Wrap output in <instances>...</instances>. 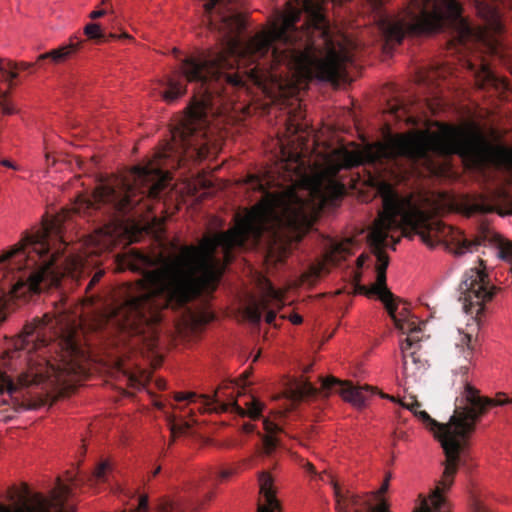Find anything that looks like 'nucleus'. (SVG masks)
<instances>
[{
  "mask_svg": "<svg viewBox=\"0 0 512 512\" xmlns=\"http://www.w3.org/2000/svg\"><path fill=\"white\" fill-rule=\"evenodd\" d=\"M316 204L295 190L264 191L262 199L236 225L225 232L203 236L198 246L184 245L164 269L147 272L139 285L143 292L132 294L130 281V352L142 339L148 350L157 345L161 311L180 308L202 294L213 293L234 251L274 246L300 240L312 227Z\"/></svg>",
  "mask_w": 512,
  "mask_h": 512,
  "instance_id": "obj_1",
  "label": "nucleus"
},
{
  "mask_svg": "<svg viewBox=\"0 0 512 512\" xmlns=\"http://www.w3.org/2000/svg\"><path fill=\"white\" fill-rule=\"evenodd\" d=\"M54 229L55 224L47 222L35 232H25L18 244L0 255V323L10 301L62 288L66 281L78 283L84 275L79 255L52 250L49 237ZM13 345L26 371L17 383L0 371V394L13 397L20 389L34 385H67L85 375V348L79 342L75 322L64 311L46 313L27 323Z\"/></svg>",
  "mask_w": 512,
  "mask_h": 512,
  "instance_id": "obj_2",
  "label": "nucleus"
},
{
  "mask_svg": "<svg viewBox=\"0 0 512 512\" xmlns=\"http://www.w3.org/2000/svg\"><path fill=\"white\" fill-rule=\"evenodd\" d=\"M500 5L512 8V0H477L476 10L483 25L475 29L462 16L457 0H409L397 16H385L379 21L388 45L400 44L406 35L420 36L450 28L455 44L468 48L475 42L483 43L492 54L501 53L496 38L503 31Z\"/></svg>",
  "mask_w": 512,
  "mask_h": 512,
  "instance_id": "obj_3",
  "label": "nucleus"
},
{
  "mask_svg": "<svg viewBox=\"0 0 512 512\" xmlns=\"http://www.w3.org/2000/svg\"><path fill=\"white\" fill-rule=\"evenodd\" d=\"M489 149L486 137L478 128L441 125L436 132L418 130L396 135L385 144H380L377 157H403L413 166L434 172L437 168L435 157L457 154L473 165H480L485 161Z\"/></svg>",
  "mask_w": 512,
  "mask_h": 512,
  "instance_id": "obj_4",
  "label": "nucleus"
},
{
  "mask_svg": "<svg viewBox=\"0 0 512 512\" xmlns=\"http://www.w3.org/2000/svg\"><path fill=\"white\" fill-rule=\"evenodd\" d=\"M512 403V399L499 393L495 399L481 397L479 391L466 383L460 397L456 398L455 409L448 423H439L426 411L420 410L415 416L431 431L440 441L444 450V471L435 489L440 490V495L451 488L454 477L461 463V457L468 447V440L475 430L477 421L490 406H502Z\"/></svg>",
  "mask_w": 512,
  "mask_h": 512,
  "instance_id": "obj_5",
  "label": "nucleus"
},
{
  "mask_svg": "<svg viewBox=\"0 0 512 512\" xmlns=\"http://www.w3.org/2000/svg\"><path fill=\"white\" fill-rule=\"evenodd\" d=\"M128 186L119 180L100 183L92 196L78 204L79 213H95V221L103 224L97 241L105 247L128 243Z\"/></svg>",
  "mask_w": 512,
  "mask_h": 512,
  "instance_id": "obj_6",
  "label": "nucleus"
},
{
  "mask_svg": "<svg viewBox=\"0 0 512 512\" xmlns=\"http://www.w3.org/2000/svg\"><path fill=\"white\" fill-rule=\"evenodd\" d=\"M284 6V10H275L271 27H297L303 12L306 22L302 27H331L324 0H287ZM203 8L210 27H246L237 0H205Z\"/></svg>",
  "mask_w": 512,
  "mask_h": 512,
  "instance_id": "obj_7",
  "label": "nucleus"
},
{
  "mask_svg": "<svg viewBox=\"0 0 512 512\" xmlns=\"http://www.w3.org/2000/svg\"><path fill=\"white\" fill-rule=\"evenodd\" d=\"M459 300L462 302L463 310L472 316L473 323L467 324L469 331L459 330V340L456 342L464 359L470 360L473 356L476 340H473V331L479 328L480 315L484 311L485 303L492 300L497 288L490 285L488 275L479 268L467 270L459 284Z\"/></svg>",
  "mask_w": 512,
  "mask_h": 512,
  "instance_id": "obj_8",
  "label": "nucleus"
},
{
  "mask_svg": "<svg viewBox=\"0 0 512 512\" xmlns=\"http://www.w3.org/2000/svg\"><path fill=\"white\" fill-rule=\"evenodd\" d=\"M328 395L338 393L341 397L357 408L365 406L368 397L375 393L372 386H354L349 381H341L330 376L321 378V387L316 388L311 382L305 379L296 381L290 389V398L293 401H301L306 397L316 396L319 392Z\"/></svg>",
  "mask_w": 512,
  "mask_h": 512,
  "instance_id": "obj_9",
  "label": "nucleus"
},
{
  "mask_svg": "<svg viewBox=\"0 0 512 512\" xmlns=\"http://www.w3.org/2000/svg\"><path fill=\"white\" fill-rule=\"evenodd\" d=\"M226 396L227 394L223 389L215 391L213 395L178 392L175 394L174 400L178 403L188 401L189 403L199 404L198 410L202 412L221 413L231 410L242 417L248 416L251 419H258L261 416L263 405L253 396H250L249 401L244 403L245 407L238 403L232 393H230L227 400L224 399Z\"/></svg>",
  "mask_w": 512,
  "mask_h": 512,
  "instance_id": "obj_10",
  "label": "nucleus"
},
{
  "mask_svg": "<svg viewBox=\"0 0 512 512\" xmlns=\"http://www.w3.org/2000/svg\"><path fill=\"white\" fill-rule=\"evenodd\" d=\"M332 483L338 512H389L385 504L374 507L370 499L350 491L343 493L338 483ZM414 512H450V504L445 496L440 495L439 489H434L428 499H422Z\"/></svg>",
  "mask_w": 512,
  "mask_h": 512,
  "instance_id": "obj_11",
  "label": "nucleus"
},
{
  "mask_svg": "<svg viewBox=\"0 0 512 512\" xmlns=\"http://www.w3.org/2000/svg\"><path fill=\"white\" fill-rule=\"evenodd\" d=\"M283 306L280 293L269 283L265 293L258 300H251L244 308V316L252 323L259 324L262 313L266 312L265 321L273 324L277 311Z\"/></svg>",
  "mask_w": 512,
  "mask_h": 512,
  "instance_id": "obj_12",
  "label": "nucleus"
},
{
  "mask_svg": "<svg viewBox=\"0 0 512 512\" xmlns=\"http://www.w3.org/2000/svg\"><path fill=\"white\" fill-rule=\"evenodd\" d=\"M361 164L360 155L349 152L347 150L338 152L335 160H329L327 164V168L325 170V175L328 178V189L331 190L333 194H341L344 190V186L340 184L335 178L340 170L342 169H350L352 167H356Z\"/></svg>",
  "mask_w": 512,
  "mask_h": 512,
  "instance_id": "obj_13",
  "label": "nucleus"
},
{
  "mask_svg": "<svg viewBox=\"0 0 512 512\" xmlns=\"http://www.w3.org/2000/svg\"><path fill=\"white\" fill-rule=\"evenodd\" d=\"M403 334H407L405 340L401 343V353L403 358V370H407V351L417 346L421 338L418 334L421 332L420 324L415 319L408 318V311L401 316L399 321L394 324Z\"/></svg>",
  "mask_w": 512,
  "mask_h": 512,
  "instance_id": "obj_14",
  "label": "nucleus"
},
{
  "mask_svg": "<svg viewBox=\"0 0 512 512\" xmlns=\"http://www.w3.org/2000/svg\"><path fill=\"white\" fill-rule=\"evenodd\" d=\"M258 481L260 494L265 499V505L259 504L257 512H274L279 508V502L275 497V490L271 475L268 472L263 471L259 473Z\"/></svg>",
  "mask_w": 512,
  "mask_h": 512,
  "instance_id": "obj_15",
  "label": "nucleus"
},
{
  "mask_svg": "<svg viewBox=\"0 0 512 512\" xmlns=\"http://www.w3.org/2000/svg\"><path fill=\"white\" fill-rule=\"evenodd\" d=\"M469 69L474 73L476 85L480 89H485L490 86L495 88H499L500 85L504 88L507 86L504 81H501L495 75L489 65L483 61L479 65L469 62Z\"/></svg>",
  "mask_w": 512,
  "mask_h": 512,
  "instance_id": "obj_16",
  "label": "nucleus"
},
{
  "mask_svg": "<svg viewBox=\"0 0 512 512\" xmlns=\"http://www.w3.org/2000/svg\"><path fill=\"white\" fill-rule=\"evenodd\" d=\"M128 300H124L122 303H118L116 300H112L110 303H104L102 307V317L107 321L112 322L116 326H121L127 319Z\"/></svg>",
  "mask_w": 512,
  "mask_h": 512,
  "instance_id": "obj_17",
  "label": "nucleus"
},
{
  "mask_svg": "<svg viewBox=\"0 0 512 512\" xmlns=\"http://www.w3.org/2000/svg\"><path fill=\"white\" fill-rule=\"evenodd\" d=\"M202 502L197 499L187 500H165L159 505L160 512H196L201 506Z\"/></svg>",
  "mask_w": 512,
  "mask_h": 512,
  "instance_id": "obj_18",
  "label": "nucleus"
},
{
  "mask_svg": "<svg viewBox=\"0 0 512 512\" xmlns=\"http://www.w3.org/2000/svg\"><path fill=\"white\" fill-rule=\"evenodd\" d=\"M263 426L266 431V434L259 435L261 436L265 453L267 455H270L279 444V440L276 437V434L282 432V428L278 424L270 421L267 418L263 420Z\"/></svg>",
  "mask_w": 512,
  "mask_h": 512,
  "instance_id": "obj_19",
  "label": "nucleus"
},
{
  "mask_svg": "<svg viewBox=\"0 0 512 512\" xmlns=\"http://www.w3.org/2000/svg\"><path fill=\"white\" fill-rule=\"evenodd\" d=\"M79 48V43L70 42L67 45H63L58 49L51 50L47 53L41 54L38 60L50 58L54 63H60L69 58Z\"/></svg>",
  "mask_w": 512,
  "mask_h": 512,
  "instance_id": "obj_20",
  "label": "nucleus"
},
{
  "mask_svg": "<svg viewBox=\"0 0 512 512\" xmlns=\"http://www.w3.org/2000/svg\"><path fill=\"white\" fill-rule=\"evenodd\" d=\"M130 512H150L148 494L141 492L139 488L130 490Z\"/></svg>",
  "mask_w": 512,
  "mask_h": 512,
  "instance_id": "obj_21",
  "label": "nucleus"
},
{
  "mask_svg": "<svg viewBox=\"0 0 512 512\" xmlns=\"http://www.w3.org/2000/svg\"><path fill=\"white\" fill-rule=\"evenodd\" d=\"M110 470V464L108 462H102L95 469L90 481L93 482V484L97 485L101 483H106L108 481V474Z\"/></svg>",
  "mask_w": 512,
  "mask_h": 512,
  "instance_id": "obj_22",
  "label": "nucleus"
},
{
  "mask_svg": "<svg viewBox=\"0 0 512 512\" xmlns=\"http://www.w3.org/2000/svg\"><path fill=\"white\" fill-rule=\"evenodd\" d=\"M168 422L172 434V440L169 445L172 444L176 435L185 433L191 427V424L187 421H181L178 423L176 417L173 415L168 416Z\"/></svg>",
  "mask_w": 512,
  "mask_h": 512,
  "instance_id": "obj_23",
  "label": "nucleus"
},
{
  "mask_svg": "<svg viewBox=\"0 0 512 512\" xmlns=\"http://www.w3.org/2000/svg\"><path fill=\"white\" fill-rule=\"evenodd\" d=\"M18 69V64L12 61H9L5 66V70L2 71L4 80L11 85V82L18 77L16 70Z\"/></svg>",
  "mask_w": 512,
  "mask_h": 512,
  "instance_id": "obj_24",
  "label": "nucleus"
},
{
  "mask_svg": "<svg viewBox=\"0 0 512 512\" xmlns=\"http://www.w3.org/2000/svg\"><path fill=\"white\" fill-rule=\"evenodd\" d=\"M85 34L91 39H100L103 37L101 27L97 23H89L84 28Z\"/></svg>",
  "mask_w": 512,
  "mask_h": 512,
  "instance_id": "obj_25",
  "label": "nucleus"
},
{
  "mask_svg": "<svg viewBox=\"0 0 512 512\" xmlns=\"http://www.w3.org/2000/svg\"><path fill=\"white\" fill-rule=\"evenodd\" d=\"M8 92L0 91V108L3 114L11 115L15 112L13 106L7 101Z\"/></svg>",
  "mask_w": 512,
  "mask_h": 512,
  "instance_id": "obj_26",
  "label": "nucleus"
},
{
  "mask_svg": "<svg viewBox=\"0 0 512 512\" xmlns=\"http://www.w3.org/2000/svg\"><path fill=\"white\" fill-rule=\"evenodd\" d=\"M214 319L211 312H202L200 314L192 315V320L197 324H207Z\"/></svg>",
  "mask_w": 512,
  "mask_h": 512,
  "instance_id": "obj_27",
  "label": "nucleus"
},
{
  "mask_svg": "<svg viewBox=\"0 0 512 512\" xmlns=\"http://www.w3.org/2000/svg\"><path fill=\"white\" fill-rule=\"evenodd\" d=\"M411 402H401V406L413 412L416 415L420 411L421 403L414 397L410 396Z\"/></svg>",
  "mask_w": 512,
  "mask_h": 512,
  "instance_id": "obj_28",
  "label": "nucleus"
},
{
  "mask_svg": "<svg viewBox=\"0 0 512 512\" xmlns=\"http://www.w3.org/2000/svg\"><path fill=\"white\" fill-rule=\"evenodd\" d=\"M129 379H130V389L132 387H140V386H143L145 381L147 380V376H142L141 379H138L136 374L134 373V371L132 370V368L130 367V376H129Z\"/></svg>",
  "mask_w": 512,
  "mask_h": 512,
  "instance_id": "obj_29",
  "label": "nucleus"
},
{
  "mask_svg": "<svg viewBox=\"0 0 512 512\" xmlns=\"http://www.w3.org/2000/svg\"><path fill=\"white\" fill-rule=\"evenodd\" d=\"M420 348V345L414 346L412 349L407 351V365L409 364L408 360L410 359L413 364H417L419 358L416 356L417 350ZM408 369L404 373H407Z\"/></svg>",
  "mask_w": 512,
  "mask_h": 512,
  "instance_id": "obj_30",
  "label": "nucleus"
},
{
  "mask_svg": "<svg viewBox=\"0 0 512 512\" xmlns=\"http://www.w3.org/2000/svg\"><path fill=\"white\" fill-rule=\"evenodd\" d=\"M103 274H104L103 271L96 272L93 275V277L90 279L88 284L86 285L85 291L90 290L96 283H98L100 281V279L102 278Z\"/></svg>",
  "mask_w": 512,
  "mask_h": 512,
  "instance_id": "obj_31",
  "label": "nucleus"
},
{
  "mask_svg": "<svg viewBox=\"0 0 512 512\" xmlns=\"http://www.w3.org/2000/svg\"><path fill=\"white\" fill-rule=\"evenodd\" d=\"M314 193L320 197V198H323L325 199L326 198V193L323 191V183H322V179H317L316 183H315V187H314Z\"/></svg>",
  "mask_w": 512,
  "mask_h": 512,
  "instance_id": "obj_32",
  "label": "nucleus"
},
{
  "mask_svg": "<svg viewBox=\"0 0 512 512\" xmlns=\"http://www.w3.org/2000/svg\"><path fill=\"white\" fill-rule=\"evenodd\" d=\"M130 271L138 270V267L133 263V260L138 258L139 253L135 249L130 248Z\"/></svg>",
  "mask_w": 512,
  "mask_h": 512,
  "instance_id": "obj_33",
  "label": "nucleus"
},
{
  "mask_svg": "<svg viewBox=\"0 0 512 512\" xmlns=\"http://www.w3.org/2000/svg\"><path fill=\"white\" fill-rule=\"evenodd\" d=\"M236 474V469H224L220 471L219 477L221 480H227L232 475Z\"/></svg>",
  "mask_w": 512,
  "mask_h": 512,
  "instance_id": "obj_34",
  "label": "nucleus"
},
{
  "mask_svg": "<svg viewBox=\"0 0 512 512\" xmlns=\"http://www.w3.org/2000/svg\"><path fill=\"white\" fill-rule=\"evenodd\" d=\"M390 479H391V474H387L386 477H385V480L384 482L382 483L379 491H378V494H384L387 492L388 488H389V482H390Z\"/></svg>",
  "mask_w": 512,
  "mask_h": 512,
  "instance_id": "obj_35",
  "label": "nucleus"
},
{
  "mask_svg": "<svg viewBox=\"0 0 512 512\" xmlns=\"http://www.w3.org/2000/svg\"><path fill=\"white\" fill-rule=\"evenodd\" d=\"M59 490V493L63 496H69L71 494V488L66 484H60Z\"/></svg>",
  "mask_w": 512,
  "mask_h": 512,
  "instance_id": "obj_36",
  "label": "nucleus"
},
{
  "mask_svg": "<svg viewBox=\"0 0 512 512\" xmlns=\"http://www.w3.org/2000/svg\"><path fill=\"white\" fill-rule=\"evenodd\" d=\"M106 14V10L104 9H99V10H95V11H92L89 15V17L91 19H97L99 17H102L103 15Z\"/></svg>",
  "mask_w": 512,
  "mask_h": 512,
  "instance_id": "obj_37",
  "label": "nucleus"
},
{
  "mask_svg": "<svg viewBox=\"0 0 512 512\" xmlns=\"http://www.w3.org/2000/svg\"><path fill=\"white\" fill-rule=\"evenodd\" d=\"M289 320L295 324V325H298V324H301L302 321H303V318L302 316H300L299 314H292L290 317H289Z\"/></svg>",
  "mask_w": 512,
  "mask_h": 512,
  "instance_id": "obj_38",
  "label": "nucleus"
},
{
  "mask_svg": "<svg viewBox=\"0 0 512 512\" xmlns=\"http://www.w3.org/2000/svg\"><path fill=\"white\" fill-rule=\"evenodd\" d=\"M0 164H1L2 166L8 167V168H12V169H14V170H17V169H18V167H17L13 162H11V161H10V160H8V159H3V160H1Z\"/></svg>",
  "mask_w": 512,
  "mask_h": 512,
  "instance_id": "obj_39",
  "label": "nucleus"
},
{
  "mask_svg": "<svg viewBox=\"0 0 512 512\" xmlns=\"http://www.w3.org/2000/svg\"><path fill=\"white\" fill-rule=\"evenodd\" d=\"M250 182L252 185L255 186V188H258L260 190L264 189L262 182L259 179H257L256 177L252 176Z\"/></svg>",
  "mask_w": 512,
  "mask_h": 512,
  "instance_id": "obj_40",
  "label": "nucleus"
},
{
  "mask_svg": "<svg viewBox=\"0 0 512 512\" xmlns=\"http://www.w3.org/2000/svg\"><path fill=\"white\" fill-rule=\"evenodd\" d=\"M368 258H369V256H368V255H365V254L360 255V256L357 258V261H356V262H357V266H358V268H361V267L364 265V263L366 262V260H367Z\"/></svg>",
  "mask_w": 512,
  "mask_h": 512,
  "instance_id": "obj_41",
  "label": "nucleus"
},
{
  "mask_svg": "<svg viewBox=\"0 0 512 512\" xmlns=\"http://www.w3.org/2000/svg\"><path fill=\"white\" fill-rule=\"evenodd\" d=\"M255 429V426L251 423H244L242 426V430L245 433H252Z\"/></svg>",
  "mask_w": 512,
  "mask_h": 512,
  "instance_id": "obj_42",
  "label": "nucleus"
},
{
  "mask_svg": "<svg viewBox=\"0 0 512 512\" xmlns=\"http://www.w3.org/2000/svg\"><path fill=\"white\" fill-rule=\"evenodd\" d=\"M385 0H369V2L375 7H380Z\"/></svg>",
  "mask_w": 512,
  "mask_h": 512,
  "instance_id": "obj_43",
  "label": "nucleus"
},
{
  "mask_svg": "<svg viewBox=\"0 0 512 512\" xmlns=\"http://www.w3.org/2000/svg\"><path fill=\"white\" fill-rule=\"evenodd\" d=\"M154 405L160 410H163L165 407L164 403L160 400H155Z\"/></svg>",
  "mask_w": 512,
  "mask_h": 512,
  "instance_id": "obj_44",
  "label": "nucleus"
},
{
  "mask_svg": "<svg viewBox=\"0 0 512 512\" xmlns=\"http://www.w3.org/2000/svg\"><path fill=\"white\" fill-rule=\"evenodd\" d=\"M401 109H403L402 105H396V106H394V107H392V108H391V112H392L393 114H396V115H397V114H398V111H399V110H401Z\"/></svg>",
  "mask_w": 512,
  "mask_h": 512,
  "instance_id": "obj_45",
  "label": "nucleus"
},
{
  "mask_svg": "<svg viewBox=\"0 0 512 512\" xmlns=\"http://www.w3.org/2000/svg\"><path fill=\"white\" fill-rule=\"evenodd\" d=\"M30 67V64L29 63H26V62H22L18 65V69H28Z\"/></svg>",
  "mask_w": 512,
  "mask_h": 512,
  "instance_id": "obj_46",
  "label": "nucleus"
},
{
  "mask_svg": "<svg viewBox=\"0 0 512 512\" xmlns=\"http://www.w3.org/2000/svg\"><path fill=\"white\" fill-rule=\"evenodd\" d=\"M336 250L339 253H345L346 252V248L342 244L341 245H337Z\"/></svg>",
  "mask_w": 512,
  "mask_h": 512,
  "instance_id": "obj_47",
  "label": "nucleus"
},
{
  "mask_svg": "<svg viewBox=\"0 0 512 512\" xmlns=\"http://www.w3.org/2000/svg\"><path fill=\"white\" fill-rule=\"evenodd\" d=\"M380 396H381L382 398L389 399V400H391V401H393V402L395 401V398H394L393 396H389V395L384 394V393H381V394H380Z\"/></svg>",
  "mask_w": 512,
  "mask_h": 512,
  "instance_id": "obj_48",
  "label": "nucleus"
},
{
  "mask_svg": "<svg viewBox=\"0 0 512 512\" xmlns=\"http://www.w3.org/2000/svg\"><path fill=\"white\" fill-rule=\"evenodd\" d=\"M307 470L311 473H314L315 472V468L314 466L311 464V463H308L307 464Z\"/></svg>",
  "mask_w": 512,
  "mask_h": 512,
  "instance_id": "obj_49",
  "label": "nucleus"
},
{
  "mask_svg": "<svg viewBox=\"0 0 512 512\" xmlns=\"http://www.w3.org/2000/svg\"><path fill=\"white\" fill-rule=\"evenodd\" d=\"M174 408L179 409L180 411H183V412H185V410L187 409L186 405L181 406L179 404L177 406H175Z\"/></svg>",
  "mask_w": 512,
  "mask_h": 512,
  "instance_id": "obj_50",
  "label": "nucleus"
},
{
  "mask_svg": "<svg viewBox=\"0 0 512 512\" xmlns=\"http://www.w3.org/2000/svg\"><path fill=\"white\" fill-rule=\"evenodd\" d=\"M160 470H161V467H160V466H158V467L153 471L152 476H153V477H154V476H156V475L160 472Z\"/></svg>",
  "mask_w": 512,
  "mask_h": 512,
  "instance_id": "obj_51",
  "label": "nucleus"
},
{
  "mask_svg": "<svg viewBox=\"0 0 512 512\" xmlns=\"http://www.w3.org/2000/svg\"><path fill=\"white\" fill-rule=\"evenodd\" d=\"M259 356H260V355H259V353H258V354L254 357L253 362H256V361L258 360Z\"/></svg>",
  "mask_w": 512,
  "mask_h": 512,
  "instance_id": "obj_52",
  "label": "nucleus"
},
{
  "mask_svg": "<svg viewBox=\"0 0 512 512\" xmlns=\"http://www.w3.org/2000/svg\"><path fill=\"white\" fill-rule=\"evenodd\" d=\"M145 207H146L147 209H149V210L151 209V206H150V204H148V203H147V204H145Z\"/></svg>",
  "mask_w": 512,
  "mask_h": 512,
  "instance_id": "obj_53",
  "label": "nucleus"
},
{
  "mask_svg": "<svg viewBox=\"0 0 512 512\" xmlns=\"http://www.w3.org/2000/svg\"><path fill=\"white\" fill-rule=\"evenodd\" d=\"M310 369H311V367L309 366V367H307V368L304 370V372H308Z\"/></svg>",
  "mask_w": 512,
  "mask_h": 512,
  "instance_id": "obj_54",
  "label": "nucleus"
},
{
  "mask_svg": "<svg viewBox=\"0 0 512 512\" xmlns=\"http://www.w3.org/2000/svg\"><path fill=\"white\" fill-rule=\"evenodd\" d=\"M210 498H211V495H210V494H207V495H206V499L208 500V499H210Z\"/></svg>",
  "mask_w": 512,
  "mask_h": 512,
  "instance_id": "obj_55",
  "label": "nucleus"
}]
</instances>
